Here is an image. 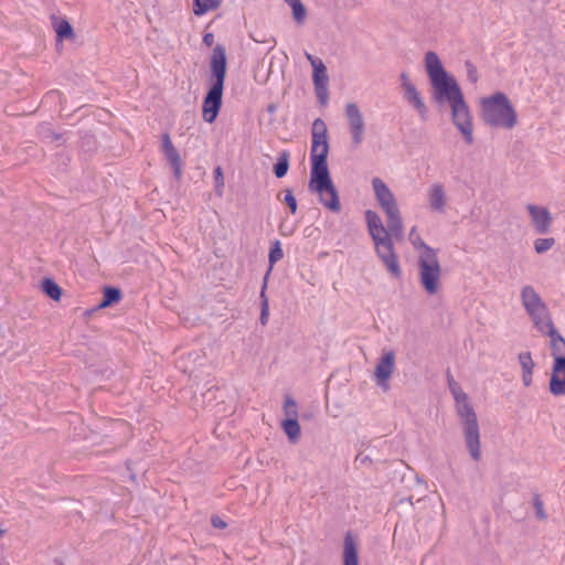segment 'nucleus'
I'll use <instances>...</instances> for the list:
<instances>
[{
  "label": "nucleus",
  "mask_w": 565,
  "mask_h": 565,
  "mask_svg": "<svg viewBox=\"0 0 565 565\" xmlns=\"http://www.w3.org/2000/svg\"><path fill=\"white\" fill-rule=\"evenodd\" d=\"M312 143H311V170L309 190L316 193L319 201L332 212H339L341 209L338 191L332 182L327 164L329 153L328 128L326 122L317 118L312 122Z\"/></svg>",
  "instance_id": "1"
},
{
  "label": "nucleus",
  "mask_w": 565,
  "mask_h": 565,
  "mask_svg": "<svg viewBox=\"0 0 565 565\" xmlns=\"http://www.w3.org/2000/svg\"><path fill=\"white\" fill-rule=\"evenodd\" d=\"M424 67L430 85L431 99L436 104L448 106L465 97L457 79L446 71L436 52L425 53Z\"/></svg>",
  "instance_id": "2"
},
{
  "label": "nucleus",
  "mask_w": 565,
  "mask_h": 565,
  "mask_svg": "<svg viewBox=\"0 0 565 565\" xmlns=\"http://www.w3.org/2000/svg\"><path fill=\"white\" fill-rule=\"evenodd\" d=\"M364 215L377 257L394 278H399L402 270L394 249L393 237L398 239L403 234H394L390 225L385 226L379 213L373 210L365 211Z\"/></svg>",
  "instance_id": "3"
},
{
  "label": "nucleus",
  "mask_w": 565,
  "mask_h": 565,
  "mask_svg": "<svg viewBox=\"0 0 565 565\" xmlns=\"http://www.w3.org/2000/svg\"><path fill=\"white\" fill-rule=\"evenodd\" d=\"M411 244L417 252L418 280L428 296H436L443 289V269L437 250L424 243L414 226L408 235Z\"/></svg>",
  "instance_id": "4"
},
{
  "label": "nucleus",
  "mask_w": 565,
  "mask_h": 565,
  "mask_svg": "<svg viewBox=\"0 0 565 565\" xmlns=\"http://www.w3.org/2000/svg\"><path fill=\"white\" fill-rule=\"evenodd\" d=\"M482 122L498 130L510 131L519 125V115L507 94L495 92L479 99Z\"/></svg>",
  "instance_id": "5"
},
{
  "label": "nucleus",
  "mask_w": 565,
  "mask_h": 565,
  "mask_svg": "<svg viewBox=\"0 0 565 565\" xmlns=\"http://www.w3.org/2000/svg\"><path fill=\"white\" fill-rule=\"evenodd\" d=\"M452 394L456 402V413L459 417L463 435L465 447L471 460L479 462L482 460V444L478 416L465 392L459 387H454Z\"/></svg>",
  "instance_id": "6"
},
{
  "label": "nucleus",
  "mask_w": 565,
  "mask_h": 565,
  "mask_svg": "<svg viewBox=\"0 0 565 565\" xmlns=\"http://www.w3.org/2000/svg\"><path fill=\"white\" fill-rule=\"evenodd\" d=\"M226 75V55L224 47L217 45L214 47L211 57V81L212 85L206 94L202 115L203 119L212 124L220 111L222 105L223 87Z\"/></svg>",
  "instance_id": "7"
},
{
  "label": "nucleus",
  "mask_w": 565,
  "mask_h": 565,
  "mask_svg": "<svg viewBox=\"0 0 565 565\" xmlns=\"http://www.w3.org/2000/svg\"><path fill=\"white\" fill-rule=\"evenodd\" d=\"M374 199L383 211L391 230L394 234L404 233V223L397 199L384 180L374 177L371 180Z\"/></svg>",
  "instance_id": "8"
},
{
  "label": "nucleus",
  "mask_w": 565,
  "mask_h": 565,
  "mask_svg": "<svg viewBox=\"0 0 565 565\" xmlns=\"http://www.w3.org/2000/svg\"><path fill=\"white\" fill-rule=\"evenodd\" d=\"M522 306L529 315L534 328L542 333L551 331L554 326L551 312L541 296L531 286H525L521 290Z\"/></svg>",
  "instance_id": "9"
},
{
  "label": "nucleus",
  "mask_w": 565,
  "mask_h": 565,
  "mask_svg": "<svg viewBox=\"0 0 565 565\" xmlns=\"http://www.w3.org/2000/svg\"><path fill=\"white\" fill-rule=\"evenodd\" d=\"M450 121L466 145L475 142V119L465 97L448 105Z\"/></svg>",
  "instance_id": "10"
},
{
  "label": "nucleus",
  "mask_w": 565,
  "mask_h": 565,
  "mask_svg": "<svg viewBox=\"0 0 565 565\" xmlns=\"http://www.w3.org/2000/svg\"><path fill=\"white\" fill-rule=\"evenodd\" d=\"M398 82L403 100L417 114L419 119L426 120L429 113L428 106L425 97L412 81L409 74L402 72L398 76Z\"/></svg>",
  "instance_id": "11"
},
{
  "label": "nucleus",
  "mask_w": 565,
  "mask_h": 565,
  "mask_svg": "<svg viewBox=\"0 0 565 565\" xmlns=\"http://www.w3.org/2000/svg\"><path fill=\"white\" fill-rule=\"evenodd\" d=\"M396 370V353L392 349L384 348L375 361L373 380L383 392L391 387L390 382Z\"/></svg>",
  "instance_id": "12"
},
{
  "label": "nucleus",
  "mask_w": 565,
  "mask_h": 565,
  "mask_svg": "<svg viewBox=\"0 0 565 565\" xmlns=\"http://www.w3.org/2000/svg\"><path fill=\"white\" fill-rule=\"evenodd\" d=\"M305 56L312 67V83L317 99L322 106H326L329 102L330 82L327 66L318 56H315L308 52L305 53Z\"/></svg>",
  "instance_id": "13"
},
{
  "label": "nucleus",
  "mask_w": 565,
  "mask_h": 565,
  "mask_svg": "<svg viewBox=\"0 0 565 565\" xmlns=\"http://www.w3.org/2000/svg\"><path fill=\"white\" fill-rule=\"evenodd\" d=\"M344 116L347 119L351 146L356 149L365 139L366 122L364 115L356 103H348L344 107Z\"/></svg>",
  "instance_id": "14"
},
{
  "label": "nucleus",
  "mask_w": 565,
  "mask_h": 565,
  "mask_svg": "<svg viewBox=\"0 0 565 565\" xmlns=\"http://www.w3.org/2000/svg\"><path fill=\"white\" fill-rule=\"evenodd\" d=\"M525 210L535 233L545 235L551 232L553 216L546 206L530 203L525 206Z\"/></svg>",
  "instance_id": "15"
},
{
  "label": "nucleus",
  "mask_w": 565,
  "mask_h": 565,
  "mask_svg": "<svg viewBox=\"0 0 565 565\" xmlns=\"http://www.w3.org/2000/svg\"><path fill=\"white\" fill-rule=\"evenodd\" d=\"M427 202L431 211L444 213L447 206L445 186L440 183H433L427 190Z\"/></svg>",
  "instance_id": "16"
},
{
  "label": "nucleus",
  "mask_w": 565,
  "mask_h": 565,
  "mask_svg": "<svg viewBox=\"0 0 565 565\" xmlns=\"http://www.w3.org/2000/svg\"><path fill=\"white\" fill-rule=\"evenodd\" d=\"M550 391L553 395H565V362L553 363L550 380Z\"/></svg>",
  "instance_id": "17"
},
{
  "label": "nucleus",
  "mask_w": 565,
  "mask_h": 565,
  "mask_svg": "<svg viewBox=\"0 0 565 565\" xmlns=\"http://www.w3.org/2000/svg\"><path fill=\"white\" fill-rule=\"evenodd\" d=\"M162 152H163L164 158L167 159V161L172 167L174 175L177 178H180L181 173H182V161H181V158L179 156V152L177 151V149L172 145V141H171L169 135H164L162 137Z\"/></svg>",
  "instance_id": "18"
},
{
  "label": "nucleus",
  "mask_w": 565,
  "mask_h": 565,
  "mask_svg": "<svg viewBox=\"0 0 565 565\" xmlns=\"http://www.w3.org/2000/svg\"><path fill=\"white\" fill-rule=\"evenodd\" d=\"M542 334L550 337V349L551 355L553 356V363L558 361L565 362V339L557 332L555 326L552 327L551 331H543Z\"/></svg>",
  "instance_id": "19"
},
{
  "label": "nucleus",
  "mask_w": 565,
  "mask_h": 565,
  "mask_svg": "<svg viewBox=\"0 0 565 565\" xmlns=\"http://www.w3.org/2000/svg\"><path fill=\"white\" fill-rule=\"evenodd\" d=\"M519 364L521 367V379L522 383L525 387H529L532 384L533 381V370L535 366V363L532 359V355L530 352H521L518 355Z\"/></svg>",
  "instance_id": "20"
},
{
  "label": "nucleus",
  "mask_w": 565,
  "mask_h": 565,
  "mask_svg": "<svg viewBox=\"0 0 565 565\" xmlns=\"http://www.w3.org/2000/svg\"><path fill=\"white\" fill-rule=\"evenodd\" d=\"M343 563L344 565H359L358 543L355 537L350 533L344 537Z\"/></svg>",
  "instance_id": "21"
},
{
  "label": "nucleus",
  "mask_w": 565,
  "mask_h": 565,
  "mask_svg": "<svg viewBox=\"0 0 565 565\" xmlns=\"http://www.w3.org/2000/svg\"><path fill=\"white\" fill-rule=\"evenodd\" d=\"M291 10L292 19L298 25L305 24L308 12L301 0H282Z\"/></svg>",
  "instance_id": "22"
},
{
  "label": "nucleus",
  "mask_w": 565,
  "mask_h": 565,
  "mask_svg": "<svg viewBox=\"0 0 565 565\" xmlns=\"http://www.w3.org/2000/svg\"><path fill=\"white\" fill-rule=\"evenodd\" d=\"M281 428L290 443H298L301 435V428L298 420H281Z\"/></svg>",
  "instance_id": "23"
},
{
  "label": "nucleus",
  "mask_w": 565,
  "mask_h": 565,
  "mask_svg": "<svg viewBox=\"0 0 565 565\" xmlns=\"http://www.w3.org/2000/svg\"><path fill=\"white\" fill-rule=\"evenodd\" d=\"M222 3V0H194L193 13L195 15H203L209 11L216 10Z\"/></svg>",
  "instance_id": "24"
},
{
  "label": "nucleus",
  "mask_w": 565,
  "mask_h": 565,
  "mask_svg": "<svg viewBox=\"0 0 565 565\" xmlns=\"http://www.w3.org/2000/svg\"><path fill=\"white\" fill-rule=\"evenodd\" d=\"M282 412L285 415V418L282 420H298V404L291 396L285 397Z\"/></svg>",
  "instance_id": "25"
},
{
  "label": "nucleus",
  "mask_w": 565,
  "mask_h": 565,
  "mask_svg": "<svg viewBox=\"0 0 565 565\" xmlns=\"http://www.w3.org/2000/svg\"><path fill=\"white\" fill-rule=\"evenodd\" d=\"M54 29H55V32L60 40L74 38L73 29L66 20H63V19L55 20Z\"/></svg>",
  "instance_id": "26"
},
{
  "label": "nucleus",
  "mask_w": 565,
  "mask_h": 565,
  "mask_svg": "<svg viewBox=\"0 0 565 565\" xmlns=\"http://www.w3.org/2000/svg\"><path fill=\"white\" fill-rule=\"evenodd\" d=\"M555 244L556 241L554 237H540L533 242V248L536 254L541 255L552 249Z\"/></svg>",
  "instance_id": "27"
},
{
  "label": "nucleus",
  "mask_w": 565,
  "mask_h": 565,
  "mask_svg": "<svg viewBox=\"0 0 565 565\" xmlns=\"http://www.w3.org/2000/svg\"><path fill=\"white\" fill-rule=\"evenodd\" d=\"M42 290L53 300H58L62 295L61 288L52 279L43 280Z\"/></svg>",
  "instance_id": "28"
},
{
  "label": "nucleus",
  "mask_w": 565,
  "mask_h": 565,
  "mask_svg": "<svg viewBox=\"0 0 565 565\" xmlns=\"http://www.w3.org/2000/svg\"><path fill=\"white\" fill-rule=\"evenodd\" d=\"M289 168V154L287 152L280 153L277 163L274 167V171L277 178L286 175Z\"/></svg>",
  "instance_id": "29"
},
{
  "label": "nucleus",
  "mask_w": 565,
  "mask_h": 565,
  "mask_svg": "<svg viewBox=\"0 0 565 565\" xmlns=\"http://www.w3.org/2000/svg\"><path fill=\"white\" fill-rule=\"evenodd\" d=\"M120 291L116 288H106L104 291V299L99 305V308H106L113 305L114 302L119 301Z\"/></svg>",
  "instance_id": "30"
},
{
  "label": "nucleus",
  "mask_w": 565,
  "mask_h": 565,
  "mask_svg": "<svg viewBox=\"0 0 565 565\" xmlns=\"http://www.w3.org/2000/svg\"><path fill=\"white\" fill-rule=\"evenodd\" d=\"M284 257V252L281 249L280 242L276 241L269 252V263L273 266L275 263L279 262Z\"/></svg>",
  "instance_id": "31"
},
{
  "label": "nucleus",
  "mask_w": 565,
  "mask_h": 565,
  "mask_svg": "<svg viewBox=\"0 0 565 565\" xmlns=\"http://www.w3.org/2000/svg\"><path fill=\"white\" fill-rule=\"evenodd\" d=\"M214 181H215V189L218 195H222L223 188H224V177L223 171L221 167L215 168L214 170Z\"/></svg>",
  "instance_id": "32"
},
{
  "label": "nucleus",
  "mask_w": 565,
  "mask_h": 565,
  "mask_svg": "<svg viewBox=\"0 0 565 565\" xmlns=\"http://www.w3.org/2000/svg\"><path fill=\"white\" fill-rule=\"evenodd\" d=\"M284 202L288 205L292 214L297 212V200L291 190L287 189L284 191Z\"/></svg>",
  "instance_id": "33"
},
{
  "label": "nucleus",
  "mask_w": 565,
  "mask_h": 565,
  "mask_svg": "<svg viewBox=\"0 0 565 565\" xmlns=\"http://www.w3.org/2000/svg\"><path fill=\"white\" fill-rule=\"evenodd\" d=\"M260 297L263 299L260 321L263 324H265L267 322V318H268L269 306H268V300L265 297V291H262Z\"/></svg>",
  "instance_id": "34"
},
{
  "label": "nucleus",
  "mask_w": 565,
  "mask_h": 565,
  "mask_svg": "<svg viewBox=\"0 0 565 565\" xmlns=\"http://www.w3.org/2000/svg\"><path fill=\"white\" fill-rule=\"evenodd\" d=\"M466 68H467V76H468V79L471 82V83H476L478 81V71H477V67L471 64L470 62H467L466 63Z\"/></svg>",
  "instance_id": "35"
},
{
  "label": "nucleus",
  "mask_w": 565,
  "mask_h": 565,
  "mask_svg": "<svg viewBox=\"0 0 565 565\" xmlns=\"http://www.w3.org/2000/svg\"><path fill=\"white\" fill-rule=\"evenodd\" d=\"M534 507H535V512H536V515L540 518V519H545L546 518V514H545V511H544V505H543V502L541 500H535L534 501Z\"/></svg>",
  "instance_id": "36"
},
{
  "label": "nucleus",
  "mask_w": 565,
  "mask_h": 565,
  "mask_svg": "<svg viewBox=\"0 0 565 565\" xmlns=\"http://www.w3.org/2000/svg\"><path fill=\"white\" fill-rule=\"evenodd\" d=\"M211 523L216 529H225L227 525L225 521H223L220 516L216 515L212 516Z\"/></svg>",
  "instance_id": "37"
},
{
  "label": "nucleus",
  "mask_w": 565,
  "mask_h": 565,
  "mask_svg": "<svg viewBox=\"0 0 565 565\" xmlns=\"http://www.w3.org/2000/svg\"><path fill=\"white\" fill-rule=\"evenodd\" d=\"M203 43L207 46H211L213 45L214 43V35L212 33H206L204 36H203Z\"/></svg>",
  "instance_id": "38"
},
{
  "label": "nucleus",
  "mask_w": 565,
  "mask_h": 565,
  "mask_svg": "<svg viewBox=\"0 0 565 565\" xmlns=\"http://www.w3.org/2000/svg\"><path fill=\"white\" fill-rule=\"evenodd\" d=\"M440 504H441L443 513L445 514V504H444V502L441 500H440Z\"/></svg>",
  "instance_id": "39"
},
{
  "label": "nucleus",
  "mask_w": 565,
  "mask_h": 565,
  "mask_svg": "<svg viewBox=\"0 0 565 565\" xmlns=\"http://www.w3.org/2000/svg\"><path fill=\"white\" fill-rule=\"evenodd\" d=\"M3 534V530L0 529V536Z\"/></svg>",
  "instance_id": "40"
}]
</instances>
